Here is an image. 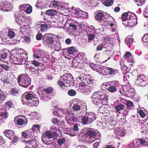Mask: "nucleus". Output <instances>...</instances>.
<instances>
[{"mask_svg":"<svg viewBox=\"0 0 148 148\" xmlns=\"http://www.w3.org/2000/svg\"><path fill=\"white\" fill-rule=\"evenodd\" d=\"M83 131L84 132L81 136L79 137V140L80 142H93L101 137V134L98 131L94 132L90 128H85Z\"/></svg>","mask_w":148,"mask_h":148,"instance_id":"1","label":"nucleus"},{"mask_svg":"<svg viewBox=\"0 0 148 148\" xmlns=\"http://www.w3.org/2000/svg\"><path fill=\"white\" fill-rule=\"evenodd\" d=\"M27 56L25 51L20 49L14 55H12L10 61L12 63L18 65L25 64L27 60Z\"/></svg>","mask_w":148,"mask_h":148,"instance_id":"2","label":"nucleus"},{"mask_svg":"<svg viewBox=\"0 0 148 148\" xmlns=\"http://www.w3.org/2000/svg\"><path fill=\"white\" fill-rule=\"evenodd\" d=\"M35 94L32 91L27 92L23 94L21 100L23 104L27 102V104L30 106H37L39 103L38 99L36 97Z\"/></svg>","mask_w":148,"mask_h":148,"instance_id":"3","label":"nucleus"},{"mask_svg":"<svg viewBox=\"0 0 148 148\" xmlns=\"http://www.w3.org/2000/svg\"><path fill=\"white\" fill-rule=\"evenodd\" d=\"M73 77L69 73H66L60 77V80L58 82V84L63 90H65L67 87H69L70 83L72 81Z\"/></svg>","mask_w":148,"mask_h":148,"instance_id":"4","label":"nucleus"},{"mask_svg":"<svg viewBox=\"0 0 148 148\" xmlns=\"http://www.w3.org/2000/svg\"><path fill=\"white\" fill-rule=\"evenodd\" d=\"M73 105L72 108L74 111H79L80 113V116H82L83 114V113H82L81 111V108L83 107L85 110L86 109V106L84 101H80L77 99H75L72 100Z\"/></svg>","mask_w":148,"mask_h":148,"instance_id":"5","label":"nucleus"},{"mask_svg":"<svg viewBox=\"0 0 148 148\" xmlns=\"http://www.w3.org/2000/svg\"><path fill=\"white\" fill-rule=\"evenodd\" d=\"M18 82L19 86L27 88L30 84L31 81L27 75L21 74L18 77Z\"/></svg>","mask_w":148,"mask_h":148,"instance_id":"6","label":"nucleus"},{"mask_svg":"<svg viewBox=\"0 0 148 148\" xmlns=\"http://www.w3.org/2000/svg\"><path fill=\"white\" fill-rule=\"evenodd\" d=\"M42 40L45 45L49 47L51 46L56 41L55 37L52 34L50 33L45 34L43 37Z\"/></svg>","mask_w":148,"mask_h":148,"instance_id":"7","label":"nucleus"},{"mask_svg":"<svg viewBox=\"0 0 148 148\" xmlns=\"http://www.w3.org/2000/svg\"><path fill=\"white\" fill-rule=\"evenodd\" d=\"M135 82L139 86H145L148 84V77L143 74L138 75Z\"/></svg>","mask_w":148,"mask_h":148,"instance_id":"8","label":"nucleus"},{"mask_svg":"<svg viewBox=\"0 0 148 148\" xmlns=\"http://www.w3.org/2000/svg\"><path fill=\"white\" fill-rule=\"evenodd\" d=\"M109 86L107 90L110 93H115L118 90L119 84L118 81H110L108 83Z\"/></svg>","mask_w":148,"mask_h":148,"instance_id":"9","label":"nucleus"},{"mask_svg":"<svg viewBox=\"0 0 148 148\" xmlns=\"http://www.w3.org/2000/svg\"><path fill=\"white\" fill-rule=\"evenodd\" d=\"M14 2L11 1V2L5 1L0 4V10L4 12L10 11L12 10L13 8L12 3Z\"/></svg>","mask_w":148,"mask_h":148,"instance_id":"10","label":"nucleus"},{"mask_svg":"<svg viewBox=\"0 0 148 148\" xmlns=\"http://www.w3.org/2000/svg\"><path fill=\"white\" fill-rule=\"evenodd\" d=\"M46 56L45 53L43 51L39 49H37L34 52L33 56L34 58L39 60H42Z\"/></svg>","mask_w":148,"mask_h":148,"instance_id":"11","label":"nucleus"},{"mask_svg":"<svg viewBox=\"0 0 148 148\" xmlns=\"http://www.w3.org/2000/svg\"><path fill=\"white\" fill-rule=\"evenodd\" d=\"M49 131L53 135V138L56 139H58L57 138H59L61 135L60 130L54 126H52L50 128Z\"/></svg>","mask_w":148,"mask_h":148,"instance_id":"12","label":"nucleus"},{"mask_svg":"<svg viewBox=\"0 0 148 148\" xmlns=\"http://www.w3.org/2000/svg\"><path fill=\"white\" fill-rule=\"evenodd\" d=\"M134 17H136L134 13L130 12L123 13L122 16V21L124 23H125L130 19H133Z\"/></svg>","mask_w":148,"mask_h":148,"instance_id":"13","label":"nucleus"},{"mask_svg":"<svg viewBox=\"0 0 148 148\" xmlns=\"http://www.w3.org/2000/svg\"><path fill=\"white\" fill-rule=\"evenodd\" d=\"M20 116H17L15 117L14 119L15 122L16 121L17 124L19 125L25 126L26 125L27 122V118L25 116L22 117V118H20Z\"/></svg>","mask_w":148,"mask_h":148,"instance_id":"14","label":"nucleus"},{"mask_svg":"<svg viewBox=\"0 0 148 148\" xmlns=\"http://www.w3.org/2000/svg\"><path fill=\"white\" fill-rule=\"evenodd\" d=\"M137 21L136 19V17L133 18V19H130L125 23L123 22V24L125 26H127L128 27H132L136 25Z\"/></svg>","mask_w":148,"mask_h":148,"instance_id":"15","label":"nucleus"},{"mask_svg":"<svg viewBox=\"0 0 148 148\" xmlns=\"http://www.w3.org/2000/svg\"><path fill=\"white\" fill-rule=\"evenodd\" d=\"M39 94L41 99L43 101H48L51 98V96L48 95L45 93V92L42 90L39 92Z\"/></svg>","mask_w":148,"mask_h":148,"instance_id":"16","label":"nucleus"},{"mask_svg":"<svg viewBox=\"0 0 148 148\" xmlns=\"http://www.w3.org/2000/svg\"><path fill=\"white\" fill-rule=\"evenodd\" d=\"M104 13L103 11L100 10L98 11L95 16L96 19L98 21H100V22L101 23L105 21L106 20V18L104 17L105 14H103Z\"/></svg>","mask_w":148,"mask_h":148,"instance_id":"17","label":"nucleus"},{"mask_svg":"<svg viewBox=\"0 0 148 148\" xmlns=\"http://www.w3.org/2000/svg\"><path fill=\"white\" fill-rule=\"evenodd\" d=\"M99 69L103 72H105V71H107L108 73L111 75H114L117 72L116 70L110 67H106L105 68L103 66H101L99 67Z\"/></svg>","mask_w":148,"mask_h":148,"instance_id":"18","label":"nucleus"},{"mask_svg":"<svg viewBox=\"0 0 148 148\" xmlns=\"http://www.w3.org/2000/svg\"><path fill=\"white\" fill-rule=\"evenodd\" d=\"M79 58H75L72 62V66L73 68H80L83 66V62L79 61Z\"/></svg>","mask_w":148,"mask_h":148,"instance_id":"19","label":"nucleus"},{"mask_svg":"<svg viewBox=\"0 0 148 148\" xmlns=\"http://www.w3.org/2000/svg\"><path fill=\"white\" fill-rule=\"evenodd\" d=\"M15 21L18 23V21L20 22L24 21L25 16L24 14L21 12H17L14 15Z\"/></svg>","mask_w":148,"mask_h":148,"instance_id":"20","label":"nucleus"},{"mask_svg":"<svg viewBox=\"0 0 148 148\" xmlns=\"http://www.w3.org/2000/svg\"><path fill=\"white\" fill-rule=\"evenodd\" d=\"M105 92L103 90H100L94 92L92 96L94 97H96L103 99H105Z\"/></svg>","mask_w":148,"mask_h":148,"instance_id":"21","label":"nucleus"},{"mask_svg":"<svg viewBox=\"0 0 148 148\" xmlns=\"http://www.w3.org/2000/svg\"><path fill=\"white\" fill-rule=\"evenodd\" d=\"M34 134V132L32 130H26L22 132V136L24 138L29 139L33 137Z\"/></svg>","mask_w":148,"mask_h":148,"instance_id":"22","label":"nucleus"},{"mask_svg":"<svg viewBox=\"0 0 148 148\" xmlns=\"http://www.w3.org/2000/svg\"><path fill=\"white\" fill-rule=\"evenodd\" d=\"M65 118L67 123L70 125H72L74 121L78 120L77 118L71 114L66 116Z\"/></svg>","mask_w":148,"mask_h":148,"instance_id":"23","label":"nucleus"},{"mask_svg":"<svg viewBox=\"0 0 148 148\" xmlns=\"http://www.w3.org/2000/svg\"><path fill=\"white\" fill-rule=\"evenodd\" d=\"M126 132L125 130L121 127L116 128L114 130L115 134L121 137L124 136L125 135Z\"/></svg>","mask_w":148,"mask_h":148,"instance_id":"24","label":"nucleus"},{"mask_svg":"<svg viewBox=\"0 0 148 148\" xmlns=\"http://www.w3.org/2000/svg\"><path fill=\"white\" fill-rule=\"evenodd\" d=\"M92 97L93 99L92 103L95 105L96 106H100L102 104V100L103 99L98 98L97 97H94L92 96Z\"/></svg>","mask_w":148,"mask_h":148,"instance_id":"25","label":"nucleus"},{"mask_svg":"<svg viewBox=\"0 0 148 148\" xmlns=\"http://www.w3.org/2000/svg\"><path fill=\"white\" fill-rule=\"evenodd\" d=\"M42 140L45 144L49 145L52 144L54 142V139H51L42 136Z\"/></svg>","mask_w":148,"mask_h":148,"instance_id":"26","label":"nucleus"},{"mask_svg":"<svg viewBox=\"0 0 148 148\" xmlns=\"http://www.w3.org/2000/svg\"><path fill=\"white\" fill-rule=\"evenodd\" d=\"M114 51L112 50H106L105 51L104 55L106 56H108V57L107 59L106 60L104 61H103V63L106 62L108 60H110L111 57L114 55Z\"/></svg>","mask_w":148,"mask_h":148,"instance_id":"27","label":"nucleus"},{"mask_svg":"<svg viewBox=\"0 0 148 148\" xmlns=\"http://www.w3.org/2000/svg\"><path fill=\"white\" fill-rule=\"evenodd\" d=\"M99 29H97L95 30V28L93 26L91 25L89 26L88 28V34H98V32H97L98 30H99Z\"/></svg>","mask_w":148,"mask_h":148,"instance_id":"28","label":"nucleus"},{"mask_svg":"<svg viewBox=\"0 0 148 148\" xmlns=\"http://www.w3.org/2000/svg\"><path fill=\"white\" fill-rule=\"evenodd\" d=\"M89 121L90 123L94 121L96 119V116L95 113L93 112L89 113L87 116Z\"/></svg>","mask_w":148,"mask_h":148,"instance_id":"29","label":"nucleus"},{"mask_svg":"<svg viewBox=\"0 0 148 148\" xmlns=\"http://www.w3.org/2000/svg\"><path fill=\"white\" fill-rule=\"evenodd\" d=\"M4 134L6 137L11 140H12L14 135V132L10 130H7L5 131Z\"/></svg>","mask_w":148,"mask_h":148,"instance_id":"30","label":"nucleus"},{"mask_svg":"<svg viewBox=\"0 0 148 148\" xmlns=\"http://www.w3.org/2000/svg\"><path fill=\"white\" fill-rule=\"evenodd\" d=\"M38 28L40 29L39 31H41V32H44L47 30L48 27L47 25L46 24H42L41 25H37L36 26V29Z\"/></svg>","mask_w":148,"mask_h":148,"instance_id":"31","label":"nucleus"},{"mask_svg":"<svg viewBox=\"0 0 148 148\" xmlns=\"http://www.w3.org/2000/svg\"><path fill=\"white\" fill-rule=\"evenodd\" d=\"M50 47L52 48H54L56 51H59L61 49L60 43L57 41H55V43Z\"/></svg>","mask_w":148,"mask_h":148,"instance_id":"32","label":"nucleus"},{"mask_svg":"<svg viewBox=\"0 0 148 148\" xmlns=\"http://www.w3.org/2000/svg\"><path fill=\"white\" fill-rule=\"evenodd\" d=\"M59 112H62L63 114L65 115V117L66 115H69L70 114H71L72 113L70 109H69L66 108L60 109L59 110Z\"/></svg>","mask_w":148,"mask_h":148,"instance_id":"33","label":"nucleus"},{"mask_svg":"<svg viewBox=\"0 0 148 148\" xmlns=\"http://www.w3.org/2000/svg\"><path fill=\"white\" fill-rule=\"evenodd\" d=\"M139 143L143 146L145 147H148V140H144L141 138L138 140Z\"/></svg>","mask_w":148,"mask_h":148,"instance_id":"34","label":"nucleus"},{"mask_svg":"<svg viewBox=\"0 0 148 148\" xmlns=\"http://www.w3.org/2000/svg\"><path fill=\"white\" fill-rule=\"evenodd\" d=\"M8 113L5 110H3L2 111L0 112V116L2 117V118L3 119V121H4V119H5L8 117ZM0 119H1V118L0 117Z\"/></svg>","mask_w":148,"mask_h":148,"instance_id":"35","label":"nucleus"},{"mask_svg":"<svg viewBox=\"0 0 148 148\" xmlns=\"http://www.w3.org/2000/svg\"><path fill=\"white\" fill-rule=\"evenodd\" d=\"M42 136L51 139H54L53 135L49 131H47Z\"/></svg>","mask_w":148,"mask_h":148,"instance_id":"36","label":"nucleus"},{"mask_svg":"<svg viewBox=\"0 0 148 148\" xmlns=\"http://www.w3.org/2000/svg\"><path fill=\"white\" fill-rule=\"evenodd\" d=\"M67 134L69 135L70 136H76L78 133L76 131H75L72 129L68 128L67 129Z\"/></svg>","mask_w":148,"mask_h":148,"instance_id":"37","label":"nucleus"},{"mask_svg":"<svg viewBox=\"0 0 148 148\" xmlns=\"http://www.w3.org/2000/svg\"><path fill=\"white\" fill-rule=\"evenodd\" d=\"M37 142V140L34 139H33V138H30L28 140H26L25 142L27 145H32L33 143H36Z\"/></svg>","mask_w":148,"mask_h":148,"instance_id":"38","label":"nucleus"},{"mask_svg":"<svg viewBox=\"0 0 148 148\" xmlns=\"http://www.w3.org/2000/svg\"><path fill=\"white\" fill-rule=\"evenodd\" d=\"M76 49L75 47H71L68 48L67 52L69 55L73 54L75 52Z\"/></svg>","mask_w":148,"mask_h":148,"instance_id":"39","label":"nucleus"},{"mask_svg":"<svg viewBox=\"0 0 148 148\" xmlns=\"http://www.w3.org/2000/svg\"><path fill=\"white\" fill-rule=\"evenodd\" d=\"M84 55L85 53H82V54L78 55V56L77 57V58H79V61L80 62H83H83H84L86 60V58L85 57ZM75 58H76V57Z\"/></svg>","mask_w":148,"mask_h":148,"instance_id":"40","label":"nucleus"},{"mask_svg":"<svg viewBox=\"0 0 148 148\" xmlns=\"http://www.w3.org/2000/svg\"><path fill=\"white\" fill-rule=\"evenodd\" d=\"M1 80L5 84H10L11 82V78L9 77H6L3 78L1 79Z\"/></svg>","mask_w":148,"mask_h":148,"instance_id":"41","label":"nucleus"},{"mask_svg":"<svg viewBox=\"0 0 148 148\" xmlns=\"http://www.w3.org/2000/svg\"><path fill=\"white\" fill-rule=\"evenodd\" d=\"M79 14V16L82 18H87L88 17V14L86 12L82 11Z\"/></svg>","mask_w":148,"mask_h":148,"instance_id":"42","label":"nucleus"},{"mask_svg":"<svg viewBox=\"0 0 148 148\" xmlns=\"http://www.w3.org/2000/svg\"><path fill=\"white\" fill-rule=\"evenodd\" d=\"M7 52L2 51L0 53V59L2 60V59H5L7 57Z\"/></svg>","mask_w":148,"mask_h":148,"instance_id":"43","label":"nucleus"},{"mask_svg":"<svg viewBox=\"0 0 148 148\" xmlns=\"http://www.w3.org/2000/svg\"><path fill=\"white\" fill-rule=\"evenodd\" d=\"M46 12L47 14L50 16H53L56 15L57 14L56 11L52 10H48L46 11Z\"/></svg>","mask_w":148,"mask_h":148,"instance_id":"44","label":"nucleus"},{"mask_svg":"<svg viewBox=\"0 0 148 148\" xmlns=\"http://www.w3.org/2000/svg\"><path fill=\"white\" fill-rule=\"evenodd\" d=\"M125 106L122 104H119L116 106L115 108L116 111L118 112L124 109Z\"/></svg>","mask_w":148,"mask_h":148,"instance_id":"45","label":"nucleus"},{"mask_svg":"<svg viewBox=\"0 0 148 148\" xmlns=\"http://www.w3.org/2000/svg\"><path fill=\"white\" fill-rule=\"evenodd\" d=\"M81 119L82 122L83 124L86 125L90 123V122L88 121V119L87 116H83Z\"/></svg>","mask_w":148,"mask_h":148,"instance_id":"46","label":"nucleus"},{"mask_svg":"<svg viewBox=\"0 0 148 148\" xmlns=\"http://www.w3.org/2000/svg\"><path fill=\"white\" fill-rule=\"evenodd\" d=\"M90 87L89 86H86L83 87L82 89V91L84 92H85L87 94H89L91 91Z\"/></svg>","mask_w":148,"mask_h":148,"instance_id":"47","label":"nucleus"},{"mask_svg":"<svg viewBox=\"0 0 148 148\" xmlns=\"http://www.w3.org/2000/svg\"><path fill=\"white\" fill-rule=\"evenodd\" d=\"M133 40V39L131 37H127L125 40V43L127 45L131 44Z\"/></svg>","mask_w":148,"mask_h":148,"instance_id":"48","label":"nucleus"},{"mask_svg":"<svg viewBox=\"0 0 148 148\" xmlns=\"http://www.w3.org/2000/svg\"><path fill=\"white\" fill-rule=\"evenodd\" d=\"M32 11V8L31 6L30 5L28 4L27 7L25 11L26 13L29 14L31 13Z\"/></svg>","mask_w":148,"mask_h":148,"instance_id":"49","label":"nucleus"},{"mask_svg":"<svg viewBox=\"0 0 148 148\" xmlns=\"http://www.w3.org/2000/svg\"><path fill=\"white\" fill-rule=\"evenodd\" d=\"M134 90L132 89H130L127 92V95L128 97L133 98L135 95L134 92Z\"/></svg>","mask_w":148,"mask_h":148,"instance_id":"50","label":"nucleus"},{"mask_svg":"<svg viewBox=\"0 0 148 148\" xmlns=\"http://www.w3.org/2000/svg\"><path fill=\"white\" fill-rule=\"evenodd\" d=\"M126 103L127 108L130 110L134 106L133 103L130 101H127Z\"/></svg>","mask_w":148,"mask_h":148,"instance_id":"51","label":"nucleus"},{"mask_svg":"<svg viewBox=\"0 0 148 148\" xmlns=\"http://www.w3.org/2000/svg\"><path fill=\"white\" fill-rule=\"evenodd\" d=\"M145 0H135V3L138 6H141L145 3Z\"/></svg>","mask_w":148,"mask_h":148,"instance_id":"52","label":"nucleus"},{"mask_svg":"<svg viewBox=\"0 0 148 148\" xmlns=\"http://www.w3.org/2000/svg\"><path fill=\"white\" fill-rule=\"evenodd\" d=\"M69 30H71V31L74 32L77 30L75 25L73 23H71L69 24Z\"/></svg>","mask_w":148,"mask_h":148,"instance_id":"53","label":"nucleus"},{"mask_svg":"<svg viewBox=\"0 0 148 148\" xmlns=\"http://www.w3.org/2000/svg\"><path fill=\"white\" fill-rule=\"evenodd\" d=\"M138 112L140 116L142 118L145 117L146 115V114L147 113V112H146V110L145 109L143 110H139Z\"/></svg>","mask_w":148,"mask_h":148,"instance_id":"54","label":"nucleus"},{"mask_svg":"<svg viewBox=\"0 0 148 148\" xmlns=\"http://www.w3.org/2000/svg\"><path fill=\"white\" fill-rule=\"evenodd\" d=\"M68 94L70 96H73L76 95V92L75 90L73 89H71L68 91Z\"/></svg>","mask_w":148,"mask_h":148,"instance_id":"55","label":"nucleus"},{"mask_svg":"<svg viewBox=\"0 0 148 148\" xmlns=\"http://www.w3.org/2000/svg\"><path fill=\"white\" fill-rule=\"evenodd\" d=\"M19 92V90L18 89L15 88L14 89H12L10 90V94L13 95H15L16 94L18 93Z\"/></svg>","mask_w":148,"mask_h":148,"instance_id":"56","label":"nucleus"},{"mask_svg":"<svg viewBox=\"0 0 148 148\" xmlns=\"http://www.w3.org/2000/svg\"><path fill=\"white\" fill-rule=\"evenodd\" d=\"M107 108L103 106L101 107L99 109L100 112L102 114L104 113L105 112L106 113H107Z\"/></svg>","mask_w":148,"mask_h":148,"instance_id":"57","label":"nucleus"},{"mask_svg":"<svg viewBox=\"0 0 148 148\" xmlns=\"http://www.w3.org/2000/svg\"><path fill=\"white\" fill-rule=\"evenodd\" d=\"M28 4H21L19 6V9L25 12Z\"/></svg>","mask_w":148,"mask_h":148,"instance_id":"58","label":"nucleus"},{"mask_svg":"<svg viewBox=\"0 0 148 148\" xmlns=\"http://www.w3.org/2000/svg\"><path fill=\"white\" fill-rule=\"evenodd\" d=\"M103 3L106 6L108 7L111 5L113 3V2L112 0H106Z\"/></svg>","mask_w":148,"mask_h":148,"instance_id":"59","label":"nucleus"},{"mask_svg":"<svg viewBox=\"0 0 148 148\" xmlns=\"http://www.w3.org/2000/svg\"><path fill=\"white\" fill-rule=\"evenodd\" d=\"M53 89L52 87H49L47 89H46L45 91H44L45 92V93L48 94V95L51 96L52 92L53 91Z\"/></svg>","mask_w":148,"mask_h":148,"instance_id":"60","label":"nucleus"},{"mask_svg":"<svg viewBox=\"0 0 148 148\" xmlns=\"http://www.w3.org/2000/svg\"><path fill=\"white\" fill-rule=\"evenodd\" d=\"M40 127L38 125H34L33 126L32 128V130L34 132V131H39L40 130Z\"/></svg>","mask_w":148,"mask_h":148,"instance_id":"61","label":"nucleus"},{"mask_svg":"<svg viewBox=\"0 0 148 148\" xmlns=\"http://www.w3.org/2000/svg\"><path fill=\"white\" fill-rule=\"evenodd\" d=\"M142 40L144 42L148 43V33L144 35L142 38ZM146 44L148 45V44Z\"/></svg>","mask_w":148,"mask_h":148,"instance_id":"62","label":"nucleus"},{"mask_svg":"<svg viewBox=\"0 0 148 148\" xmlns=\"http://www.w3.org/2000/svg\"><path fill=\"white\" fill-rule=\"evenodd\" d=\"M15 35L14 32L12 30H10L8 31V35L10 38H12Z\"/></svg>","mask_w":148,"mask_h":148,"instance_id":"63","label":"nucleus"},{"mask_svg":"<svg viewBox=\"0 0 148 148\" xmlns=\"http://www.w3.org/2000/svg\"><path fill=\"white\" fill-rule=\"evenodd\" d=\"M42 5V2L40 1H37L35 5V6L38 9H41Z\"/></svg>","mask_w":148,"mask_h":148,"instance_id":"64","label":"nucleus"}]
</instances>
